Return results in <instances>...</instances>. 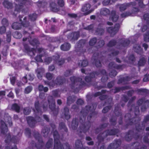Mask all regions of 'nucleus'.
Segmentation results:
<instances>
[{
    "label": "nucleus",
    "instance_id": "nucleus-1",
    "mask_svg": "<svg viewBox=\"0 0 149 149\" xmlns=\"http://www.w3.org/2000/svg\"><path fill=\"white\" fill-rule=\"evenodd\" d=\"M97 106L96 103H92L91 106L86 105L84 108L82 109L80 111L82 115L80 116L79 120L81 124L79 130H77L80 133L82 132L85 133L89 130L91 127V118L97 114L95 111Z\"/></svg>",
    "mask_w": 149,
    "mask_h": 149
},
{
    "label": "nucleus",
    "instance_id": "nucleus-2",
    "mask_svg": "<svg viewBox=\"0 0 149 149\" xmlns=\"http://www.w3.org/2000/svg\"><path fill=\"white\" fill-rule=\"evenodd\" d=\"M99 75V72L97 71H93L90 73L89 76L85 77V80L86 83L82 81V79L79 77L74 76L71 77L70 78L72 82L70 85L71 88L74 90V92H78L81 89L85 86L89 87L92 79L95 77V75Z\"/></svg>",
    "mask_w": 149,
    "mask_h": 149
},
{
    "label": "nucleus",
    "instance_id": "nucleus-3",
    "mask_svg": "<svg viewBox=\"0 0 149 149\" xmlns=\"http://www.w3.org/2000/svg\"><path fill=\"white\" fill-rule=\"evenodd\" d=\"M34 107L36 111L35 113V118L31 116H28L26 117L28 124L31 128H33L35 126L37 121L40 122L42 120L41 117L43 112L41 109V106L38 101H35Z\"/></svg>",
    "mask_w": 149,
    "mask_h": 149
},
{
    "label": "nucleus",
    "instance_id": "nucleus-4",
    "mask_svg": "<svg viewBox=\"0 0 149 149\" xmlns=\"http://www.w3.org/2000/svg\"><path fill=\"white\" fill-rule=\"evenodd\" d=\"M133 108H134V114L135 117L131 118V115L129 113L126 114L125 116V122L126 123L125 126L126 128H127L128 126L130 125H132L134 124H137L138 123L141 119V117H137V115L139 114L140 113L138 106H135L134 104H132L129 108H128V109L130 111H131Z\"/></svg>",
    "mask_w": 149,
    "mask_h": 149
},
{
    "label": "nucleus",
    "instance_id": "nucleus-5",
    "mask_svg": "<svg viewBox=\"0 0 149 149\" xmlns=\"http://www.w3.org/2000/svg\"><path fill=\"white\" fill-rule=\"evenodd\" d=\"M22 18V17H19V20L21 23L18 22H14L13 23L11 26L12 29L15 30H19L21 29L22 26L24 27H27L29 26V23L27 20V17H25L23 21H22L21 19Z\"/></svg>",
    "mask_w": 149,
    "mask_h": 149
},
{
    "label": "nucleus",
    "instance_id": "nucleus-6",
    "mask_svg": "<svg viewBox=\"0 0 149 149\" xmlns=\"http://www.w3.org/2000/svg\"><path fill=\"white\" fill-rule=\"evenodd\" d=\"M53 135L54 139V149H64L63 145L59 141L60 135L57 131L55 130L53 132Z\"/></svg>",
    "mask_w": 149,
    "mask_h": 149
},
{
    "label": "nucleus",
    "instance_id": "nucleus-7",
    "mask_svg": "<svg viewBox=\"0 0 149 149\" xmlns=\"http://www.w3.org/2000/svg\"><path fill=\"white\" fill-rule=\"evenodd\" d=\"M48 101L49 108L53 112L54 116L57 115L58 109L56 108L55 100L52 96L50 95L48 97Z\"/></svg>",
    "mask_w": 149,
    "mask_h": 149
},
{
    "label": "nucleus",
    "instance_id": "nucleus-8",
    "mask_svg": "<svg viewBox=\"0 0 149 149\" xmlns=\"http://www.w3.org/2000/svg\"><path fill=\"white\" fill-rule=\"evenodd\" d=\"M33 135L35 139L38 141V143L36 144L35 146L38 149H40L44 145V143L41 135L38 132L35 131L33 132Z\"/></svg>",
    "mask_w": 149,
    "mask_h": 149
},
{
    "label": "nucleus",
    "instance_id": "nucleus-9",
    "mask_svg": "<svg viewBox=\"0 0 149 149\" xmlns=\"http://www.w3.org/2000/svg\"><path fill=\"white\" fill-rule=\"evenodd\" d=\"M149 121V114H148L144 116L143 120L141 125L139 122L135 124L136 130L138 132H140L142 130H143L145 128L146 124Z\"/></svg>",
    "mask_w": 149,
    "mask_h": 149
},
{
    "label": "nucleus",
    "instance_id": "nucleus-10",
    "mask_svg": "<svg viewBox=\"0 0 149 149\" xmlns=\"http://www.w3.org/2000/svg\"><path fill=\"white\" fill-rule=\"evenodd\" d=\"M19 2V4H16L15 6V12H17V14L24 7L26 6L27 3L30 4L31 1L30 0H15Z\"/></svg>",
    "mask_w": 149,
    "mask_h": 149
},
{
    "label": "nucleus",
    "instance_id": "nucleus-11",
    "mask_svg": "<svg viewBox=\"0 0 149 149\" xmlns=\"http://www.w3.org/2000/svg\"><path fill=\"white\" fill-rule=\"evenodd\" d=\"M120 27L119 24L116 23L115 24L114 27L111 26L107 28V32L110 34L111 37H113L119 31Z\"/></svg>",
    "mask_w": 149,
    "mask_h": 149
},
{
    "label": "nucleus",
    "instance_id": "nucleus-12",
    "mask_svg": "<svg viewBox=\"0 0 149 149\" xmlns=\"http://www.w3.org/2000/svg\"><path fill=\"white\" fill-rule=\"evenodd\" d=\"M114 113L116 116H120L118 121V123L120 125H122L123 123V116H122L121 109L119 104H117L116 105V106L114 111Z\"/></svg>",
    "mask_w": 149,
    "mask_h": 149
},
{
    "label": "nucleus",
    "instance_id": "nucleus-13",
    "mask_svg": "<svg viewBox=\"0 0 149 149\" xmlns=\"http://www.w3.org/2000/svg\"><path fill=\"white\" fill-rule=\"evenodd\" d=\"M91 6V4L89 3L86 2L82 5L81 10L85 13L84 15H88L94 10L92 8L90 9Z\"/></svg>",
    "mask_w": 149,
    "mask_h": 149
},
{
    "label": "nucleus",
    "instance_id": "nucleus-14",
    "mask_svg": "<svg viewBox=\"0 0 149 149\" xmlns=\"http://www.w3.org/2000/svg\"><path fill=\"white\" fill-rule=\"evenodd\" d=\"M86 43L85 40L81 39L78 42L77 44L76 50L77 52H79L84 53L86 51V50L83 49L84 46Z\"/></svg>",
    "mask_w": 149,
    "mask_h": 149
},
{
    "label": "nucleus",
    "instance_id": "nucleus-15",
    "mask_svg": "<svg viewBox=\"0 0 149 149\" xmlns=\"http://www.w3.org/2000/svg\"><path fill=\"white\" fill-rule=\"evenodd\" d=\"M121 143V140L120 139H115L113 142L109 144L107 149H116L120 147Z\"/></svg>",
    "mask_w": 149,
    "mask_h": 149
},
{
    "label": "nucleus",
    "instance_id": "nucleus-16",
    "mask_svg": "<svg viewBox=\"0 0 149 149\" xmlns=\"http://www.w3.org/2000/svg\"><path fill=\"white\" fill-rule=\"evenodd\" d=\"M45 94L43 93H40L39 95V97L40 99H43L40 103V104L41 106V107H42L44 111H46L48 108V104L46 101L45 102Z\"/></svg>",
    "mask_w": 149,
    "mask_h": 149
},
{
    "label": "nucleus",
    "instance_id": "nucleus-17",
    "mask_svg": "<svg viewBox=\"0 0 149 149\" xmlns=\"http://www.w3.org/2000/svg\"><path fill=\"white\" fill-rule=\"evenodd\" d=\"M104 25V24L102 23H100L98 24L95 31L96 35L101 36L104 33L105 28Z\"/></svg>",
    "mask_w": 149,
    "mask_h": 149
},
{
    "label": "nucleus",
    "instance_id": "nucleus-18",
    "mask_svg": "<svg viewBox=\"0 0 149 149\" xmlns=\"http://www.w3.org/2000/svg\"><path fill=\"white\" fill-rule=\"evenodd\" d=\"M80 36L79 32L74 31L69 33L67 35V38L70 41L73 42L77 40Z\"/></svg>",
    "mask_w": 149,
    "mask_h": 149
},
{
    "label": "nucleus",
    "instance_id": "nucleus-19",
    "mask_svg": "<svg viewBox=\"0 0 149 149\" xmlns=\"http://www.w3.org/2000/svg\"><path fill=\"white\" fill-rule=\"evenodd\" d=\"M126 67V65L124 64L118 65L114 62H110L108 65V67L110 69L114 68L118 70H123Z\"/></svg>",
    "mask_w": 149,
    "mask_h": 149
},
{
    "label": "nucleus",
    "instance_id": "nucleus-20",
    "mask_svg": "<svg viewBox=\"0 0 149 149\" xmlns=\"http://www.w3.org/2000/svg\"><path fill=\"white\" fill-rule=\"evenodd\" d=\"M6 136V137L5 141L6 143H9L10 142H12L15 144H17L18 141V139L16 136H13L11 137L10 133H8Z\"/></svg>",
    "mask_w": 149,
    "mask_h": 149
},
{
    "label": "nucleus",
    "instance_id": "nucleus-21",
    "mask_svg": "<svg viewBox=\"0 0 149 149\" xmlns=\"http://www.w3.org/2000/svg\"><path fill=\"white\" fill-rule=\"evenodd\" d=\"M136 3L135 1L121 4L119 7L120 10L121 12L123 11L126 10L127 8L131 6H136Z\"/></svg>",
    "mask_w": 149,
    "mask_h": 149
},
{
    "label": "nucleus",
    "instance_id": "nucleus-22",
    "mask_svg": "<svg viewBox=\"0 0 149 149\" xmlns=\"http://www.w3.org/2000/svg\"><path fill=\"white\" fill-rule=\"evenodd\" d=\"M24 48L26 52L31 54V56H33L35 55L36 49L34 48H31L28 44L24 43L23 44Z\"/></svg>",
    "mask_w": 149,
    "mask_h": 149
},
{
    "label": "nucleus",
    "instance_id": "nucleus-23",
    "mask_svg": "<svg viewBox=\"0 0 149 149\" xmlns=\"http://www.w3.org/2000/svg\"><path fill=\"white\" fill-rule=\"evenodd\" d=\"M98 54H94L92 57V59L94 60L93 61L95 66L99 68L101 67L102 64L100 60L98 59Z\"/></svg>",
    "mask_w": 149,
    "mask_h": 149
},
{
    "label": "nucleus",
    "instance_id": "nucleus-24",
    "mask_svg": "<svg viewBox=\"0 0 149 149\" xmlns=\"http://www.w3.org/2000/svg\"><path fill=\"white\" fill-rule=\"evenodd\" d=\"M106 132V136H108L114 135L116 134L119 132V130L118 129L113 128L111 130H107L105 131Z\"/></svg>",
    "mask_w": 149,
    "mask_h": 149
},
{
    "label": "nucleus",
    "instance_id": "nucleus-25",
    "mask_svg": "<svg viewBox=\"0 0 149 149\" xmlns=\"http://www.w3.org/2000/svg\"><path fill=\"white\" fill-rule=\"evenodd\" d=\"M0 123L1 125L0 127L1 133L3 134H5L7 132L8 130L7 126L4 121L2 120H1Z\"/></svg>",
    "mask_w": 149,
    "mask_h": 149
},
{
    "label": "nucleus",
    "instance_id": "nucleus-26",
    "mask_svg": "<svg viewBox=\"0 0 149 149\" xmlns=\"http://www.w3.org/2000/svg\"><path fill=\"white\" fill-rule=\"evenodd\" d=\"M133 131L131 130H129L126 133V135L125 136V139L127 141H130L133 138Z\"/></svg>",
    "mask_w": 149,
    "mask_h": 149
},
{
    "label": "nucleus",
    "instance_id": "nucleus-27",
    "mask_svg": "<svg viewBox=\"0 0 149 149\" xmlns=\"http://www.w3.org/2000/svg\"><path fill=\"white\" fill-rule=\"evenodd\" d=\"M65 81V79L61 76H58L55 79L57 86H61L63 84Z\"/></svg>",
    "mask_w": 149,
    "mask_h": 149
},
{
    "label": "nucleus",
    "instance_id": "nucleus-28",
    "mask_svg": "<svg viewBox=\"0 0 149 149\" xmlns=\"http://www.w3.org/2000/svg\"><path fill=\"white\" fill-rule=\"evenodd\" d=\"M49 7L51 10L53 12L56 13L60 10L59 7L54 2H51L50 4Z\"/></svg>",
    "mask_w": 149,
    "mask_h": 149
},
{
    "label": "nucleus",
    "instance_id": "nucleus-29",
    "mask_svg": "<svg viewBox=\"0 0 149 149\" xmlns=\"http://www.w3.org/2000/svg\"><path fill=\"white\" fill-rule=\"evenodd\" d=\"M130 43V40L128 39L122 38L119 39V45L123 47L129 45Z\"/></svg>",
    "mask_w": 149,
    "mask_h": 149
},
{
    "label": "nucleus",
    "instance_id": "nucleus-30",
    "mask_svg": "<svg viewBox=\"0 0 149 149\" xmlns=\"http://www.w3.org/2000/svg\"><path fill=\"white\" fill-rule=\"evenodd\" d=\"M75 145L76 149H89L88 147H83L82 142L79 140H77L76 141Z\"/></svg>",
    "mask_w": 149,
    "mask_h": 149
},
{
    "label": "nucleus",
    "instance_id": "nucleus-31",
    "mask_svg": "<svg viewBox=\"0 0 149 149\" xmlns=\"http://www.w3.org/2000/svg\"><path fill=\"white\" fill-rule=\"evenodd\" d=\"M2 4L4 8L7 9H11L13 7L12 3L8 0H4L2 3Z\"/></svg>",
    "mask_w": 149,
    "mask_h": 149
},
{
    "label": "nucleus",
    "instance_id": "nucleus-32",
    "mask_svg": "<svg viewBox=\"0 0 149 149\" xmlns=\"http://www.w3.org/2000/svg\"><path fill=\"white\" fill-rule=\"evenodd\" d=\"M133 78L132 76L130 77L127 76L125 77H123L119 79L118 81V84H120L122 83L125 82L126 81H129Z\"/></svg>",
    "mask_w": 149,
    "mask_h": 149
},
{
    "label": "nucleus",
    "instance_id": "nucleus-33",
    "mask_svg": "<svg viewBox=\"0 0 149 149\" xmlns=\"http://www.w3.org/2000/svg\"><path fill=\"white\" fill-rule=\"evenodd\" d=\"M110 17L111 18L113 22H116L118 20L119 16L116 14L115 10H112L111 13Z\"/></svg>",
    "mask_w": 149,
    "mask_h": 149
},
{
    "label": "nucleus",
    "instance_id": "nucleus-34",
    "mask_svg": "<svg viewBox=\"0 0 149 149\" xmlns=\"http://www.w3.org/2000/svg\"><path fill=\"white\" fill-rule=\"evenodd\" d=\"M70 47L71 45L69 43L65 42L61 45L60 49L63 51H66L69 50Z\"/></svg>",
    "mask_w": 149,
    "mask_h": 149
},
{
    "label": "nucleus",
    "instance_id": "nucleus-35",
    "mask_svg": "<svg viewBox=\"0 0 149 149\" xmlns=\"http://www.w3.org/2000/svg\"><path fill=\"white\" fill-rule=\"evenodd\" d=\"M79 120L77 118H73L72 122L71 127L73 130H75L77 129L78 125Z\"/></svg>",
    "mask_w": 149,
    "mask_h": 149
},
{
    "label": "nucleus",
    "instance_id": "nucleus-36",
    "mask_svg": "<svg viewBox=\"0 0 149 149\" xmlns=\"http://www.w3.org/2000/svg\"><path fill=\"white\" fill-rule=\"evenodd\" d=\"M63 114L65 118L67 120H69L70 118L69 110L68 108L67 107H65L64 108Z\"/></svg>",
    "mask_w": 149,
    "mask_h": 149
},
{
    "label": "nucleus",
    "instance_id": "nucleus-37",
    "mask_svg": "<svg viewBox=\"0 0 149 149\" xmlns=\"http://www.w3.org/2000/svg\"><path fill=\"white\" fill-rule=\"evenodd\" d=\"M105 132V131H104L102 133H100L97 135V139L98 140V145H99L101 142H103L104 139L107 137L106 136V134L105 136H102V135L104 134Z\"/></svg>",
    "mask_w": 149,
    "mask_h": 149
},
{
    "label": "nucleus",
    "instance_id": "nucleus-38",
    "mask_svg": "<svg viewBox=\"0 0 149 149\" xmlns=\"http://www.w3.org/2000/svg\"><path fill=\"white\" fill-rule=\"evenodd\" d=\"M11 109L12 110L19 113L20 112V107L17 103H14L12 104Z\"/></svg>",
    "mask_w": 149,
    "mask_h": 149
},
{
    "label": "nucleus",
    "instance_id": "nucleus-39",
    "mask_svg": "<svg viewBox=\"0 0 149 149\" xmlns=\"http://www.w3.org/2000/svg\"><path fill=\"white\" fill-rule=\"evenodd\" d=\"M100 13L101 15L106 16L110 14V11L107 8H103L101 9Z\"/></svg>",
    "mask_w": 149,
    "mask_h": 149
},
{
    "label": "nucleus",
    "instance_id": "nucleus-40",
    "mask_svg": "<svg viewBox=\"0 0 149 149\" xmlns=\"http://www.w3.org/2000/svg\"><path fill=\"white\" fill-rule=\"evenodd\" d=\"M53 144V139L52 138H49L45 144V147L47 149H49L52 147Z\"/></svg>",
    "mask_w": 149,
    "mask_h": 149
},
{
    "label": "nucleus",
    "instance_id": "nucleus-41",
    "mask_svg": "<svg viewBox=\"0 0 149 149\" xmlns=\"http://www.w3.org/2000/svg\"><path fill=\"white\" fill-rule=\"evenodd\" d=\"M133 48L135 52L138 54H140L143 52V49L139 45H136L135 47H134Z\"/></svg>",
    "mask_w": 149,
    "mask_h": 149
},
{
    "label": "nucleus",
    "instance_id": "nucleus-42",
    "mask_svg": "<svg viewBox=\"0 0 149 149\" xmlns=\"http://www.w3.org/2000/svg\"><path fill=\"white\" fill-rule=\"evenodd\" d=\"M50 131V129L47 127H44L42 130V133L43 134L44 137H47Z\"/></svg>",
    "mask_w": 149,
    "mask_h": 149
},
{
    "label": "nucleus",
    "instance_id": "nucleus-43",
    "mask_svg": "<svg viewBox=\"0 0 149 149\" xmlns=\"http://www.w3.org/2000/svg\"><path fill=\"white\" fill-rule=\"evenodd\" d=\"M144 103H147V105L146 104H143L142 106L141 109V111L142 112H145L148 107L149 105V100H147L144 101Z\"/></svg>",
    "mask_w": 149,
    "mask_h": 149
},
{
    "label": "nucleus",
    "instance_id": "nucleus-44",
    "mask_svg": "<svg viewBox=\"0 0 149 149\" xmlns=\"http://www.w3.org/2000/svg\"><path fill=\"white\" fill-rule=\"evenodd\" d=\"M146 62V59L144 57H142L138 61V65L139 66H144Z\"/></svg>",
    "mask_w": 149,
    "mask_h": 149
},
{
    "label": "nucleus",
    "instance_id": "nucleus-45",
    "mask_svg": "<svg viewBox=\"0 0 149 149\" xmlns=\"http://www.w3.org/2000/svg\"><path fill=\"white\" fill-rule=\"evenodd\" d=\"M135 58L134 54H132L130 55L128 57V60L127 61V63H129L133 64L135 61Z\"/></svg>",
    "mask_w": 149,
    "mask_h": 149
},
{
    "label": "nucleus",
    "instance_id": "nucleus-46",
    "mask_svg": "<svg viewBox=\"0 0 149 149\" xmlns=\"http://www.w3.org/2000/svg\"><path fill=\"white\" fill-rule=\"evenodd\" d=\"M97 39L96 37H94L91 38L89 41V45L90 46H94L96 43Z\"/></svg>",
    "mask_w": 149,
    "mask_h": 149
},
{
    "label": "nucleus",
    "instance_id": "nucleus-47",
    "mask_svg": "<svg viewBox=\"0 0 149 149\" xmlns=\"http://www.w3.org/2000/svg\"><path fill=\"white\" fill-rule=\"evenodd\" d=\"M78 64L79 65H80L81 67H85L88 65V62L86 60H84L82 61L81 60L79 62Z\"/></svg>",
    "mask_w": 149,
    "mask_h": 149
},
{
    "label": "nucleus",
    "instance_id": "nucleus-48",
    "mask_svg": "<svg viewBox=\"0 0 149 149\" xmlns=\"http://www.w3.org/2000/svg\"><path fill=\"white\" fill-rule=\"evenodd\" d=\"M117 43L116 41L114 40L113 39L110 40L107 44L108 47H111L116 45Z\"/></svg>",
    "mask_w": 149,
    "mask_h": 149
},
{
    "label": "nucleus",
    "instance_id": "nucleus-49",
    "mask_svg": "<svg viewBox=\"0 0 149 149\" xmlns=\"http://www.w3.org/2000/svg\"><path fill=\"white\" fill-rule=\"evenodd\" d=\"M38 90L40 91H43L45 92H47L48 90V88L47 87H44L42 85H39L38 86Z\"/></svg>",
    "mask_w": 149,
    "mask_h": 149
},
{
    "label": "nucleus",
    "instance_id": "nucleus-50",
    "mask_svg": "<svg viewBox=\"0 0 149 149\" xmlns=\"http://www.w3.org/2000/svg\"><path fill=\"white\" fill-rule=\"evenodd\" d=\"M37 15L36 13H33L32 14H30L29 15V18L31 21H34L36 20L37 17Z\"/></svg>",
    "mask_w": 149,
    "mask_h": 149
},
{
    "label": "nucleus",
    "instance_id": "nucleus-51",
    "mask_svg": "<svg viewBox=\"0 0 149 149\" xmlns=\"http://www.w3.org/2000/svg\"><path fill=\"white\" fill-rule=\"evenodd\" d=\"M31 45L33 46H36L40 44L39 41L36 39L34 38L30 42Z\"/></svg>",
    "mask_w": 149,
    "mask_h": 149
},
{
    "label": "nucleus",
    "instance_id": "nucleus-52",
    "mask_svg": "<svg viewBox=\"0 0 149 149\" xmlns=\"http://www.w3.org/2000/svg\"><path fill=\"white\" fill-rule=\"evenodd\" d=\"M59 126L61 129H63L65 132H68V129L64 123L63 122L60 123L59 124Z\"/></svg>",
    "mask_w": 149,
    "mask_h": 149
},
{
    "label": "nucleus",
    "instance_id": "nucleus-53",
    "mask_svg": "<svg viewBox=\"0 0 149 149\" xmlns=\"http://www.w3.org/2000/svg\"><path fill=\"white\" fill-rule=\"evenodd\" d=\"M31 109L28 107H26L24 108L23 110V112L25 115H28L31 112Z\"/></svg>",
    "mask_w": 149,
    "mask_h": 149
},
{
    "label": "nucleus",
    "instance_id": "nucleus-54",
    "mask_svg": "<svg viewBox=\"0 0 149 149\" xmlns=\"http://www.w3.org/2000/svg\"><path fill=\"white\" fill-rule=\"evenodd\" d=\"M1 24L2 26L7 27L9 25L8 21L6 18H4L2 20Z\"/></svg>",
    "mask_w": 149,
    "mask_h": 149
},
{
    "label": "nucleus",
    "instance_id": "nucleus-55",
    "mask_svg": "<svg viewBox=\"0 0 149 149\" xmlns=\"http://www.w3.org/2000/svg\"><path fill=\"white\" fill-rule=\"evenodd\" d=\"M25 133L26 136L30 137L31 136V130L29 128H26L25 129Z\"/></svg>",
    "mask_w": 149,
    "mask_h": 149
},
{
    "label": "nucleus",
    "instance_id": "nucleus-56",
    "mask_svg": "<svg viewBox=\"0 0 149 149\" xmlns=\"http://www.w3.org/2000/svg\"><path fill=\"white\" fill-rule=\"evenodd\" d=\"M132 13L130 12H126L125 13H123L121 14V17L122 18L126 17L131 16Z\"/></svg>",
    "mask_w": 149,
    "mask_h": 149
},
{
    "label": "nucleus",
    "instance_id": "nucleus-57",
    "mask_svg": "<svg viewBox=\"0 0 149 149\" xmlns=\"http://www.w3.org/2000/svg\"><path fill=\"white\" fill-rule=\"evenodd\" d=\"M143 38L144 41L149 42V31H147L146 33L144 34Z\"/></svg>",
    "mask_w": 149,
    "mask_h": 149
},
{
    "label": "nucleus",
    "instance_id": "nucleus-58",
    "mask_svg": "<svg viewBox=\"0 0 149 149\" xmlns=\"http://www.w3.org/2000/svg\"><path fill=\"white\" fill-rule=\"evenodd\" d=\"M56 82L55 81V80L54 81L53 80L51 81H48L47 84L50 87L53 88L56 85Z\"/></svg>",
    "mask_w": 149,
    "mask_h": 149
},
{
    "label": "nucleus",
    "instance_id": "nucleus-59",
    "mask_svg": "<svg viewBox=\"0 0 149 149\" xmlns=\"http://www.w3.org/2000/svg\"><path fill=\"white\" fill-rule=\"evenodd\" d=\"M74 100L71 96H69L67 99V103L68 105L70 106V104L74 102Z\"/></svg>",
    "mask_w": 149,
    "mask_h": 149
},
{
    "label": "nucleus",
    "instance_id": "nucleus-60",
    "mask_svg": "<svg viewBox=\"0 0 149 149\" xmlns=\"http://www.w3.org/2000/svg\"><path fill=\"white\" fill-rule=\"evenodd\" d=\"M43 56L42 54L37 55L35 58V59L38 62H42L43 60L42 57Z\"/></svg>",
    "mask_w": 149,
    "mask_h": 149
},
{
    "label": "nucleus",
    "instance_id": "nucleus-61",
    "mask_svg": "<svg viewBox=\"0 0 149 149\" xmlns=\"http://www.w3.org/2000/svg\"><path fill=\"white\" fill-rule=\"evenodd\" d=\"M11 33L10 31H8L6 33V41L8 42H10L11 40Z\"/></svg>",
    "mask_w": 149,
    "mask_h": 149
},
{
    "label": "nucleus",
    "instance_id": "nucleus-62",
    "mask_svg": "<svg viewBox=\"0 0 149 149\" xmlns=\"http://www.w3.org/2000/svg\"><path fill=\"white\" fill-rule=\"evenodd\" d=\"M117 72L115 70H112L109 73V76L111 78L115 77L117 74Z\"/></svg>",
    "mask_w": 149,
    "mask_h": 149
},
{
    "label": "nucleus",
    "instance_id": "nucleus-63",
    "mask_svg": "<svg viewBox=\"0 0 149 149\" xmlns=\"http://www.w3.org/2000/svg\"><path fill=\"white\" fill-rule=\"evenodd\" d=\"M54 74L49 72L47 73L46 74V77L48 80H51L53 77Z\"/></svg>",
    "mask_w": 149,
    "mask_h": 149
},
{
    "label": "nucleus",
    "instance_id": "nucleus-64",
    "mask_svg": "<svg viewBox=\"0 0 149 149\" xmlns=\"http://www.w3.org/2000/svg\"><path fill=\"white\" fill-rule=\"evenodd\" d=\"M72 74V70L71 69L66 70L64 72V75L66 77L70 76Z\"/></svg>",
    "mask_w": 149,
    "mask_h": 149
}]
</instances>
